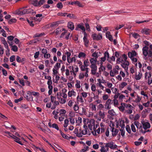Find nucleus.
Listing matches in <instances>:
<instances>
[{"instance_id":"1","label":"nucleus","mask_w":152,"mask_h":152,"mask_svg":"<svg viewBox=\"0 0 152 152\" xmlns=\"http://www.w3.org/2000/svg\"><path fill=\"white\" fill-rule=\"evenodd\" d=\"M30 12H31L30 11L27 10H23L21 11H20V10H15L14 12V14L20 15L25 14L26 13H29Z\"/></svg>"},{"instance_id":"2","label":"nucleus","mask_w":152,"mask_h":152,"mask_svg":"<svg viewBox=\"0 0 152 152\" xmlns=\"http://www.w3.org/2000/svg\"><path fill=\"white\" fill-rule=\"evenodd\" d=\"M93 39L94 40H99L102 39V34H99V35H97L96 33L93 34L92 35Z\"/></svg>"},{"instance_id":"3","label":"nucleus","mask_w":152,"mask_h":152,"mask_svg":"<svg viewBox=\"0 0 152 152\" xmlns=\"http://www.w3.org/2000/svg\"><path fill=\"white\" fill-rule=\"evenodd\" d=\"M114 142H108L106 143L105 146V147H107L110 148L111 149H114L115 148L117 147V145L115 144L114 145Z\"/></svg>"},{"instance_id":"4","label":"nucleus","mask_w":152,"mask_h":152,"mask_svg":"<svg viewBox=\"0 0 152 152\" xmlns=\"http://www.w3.org/2000/svg\"><path fill=\"white\" fill-rule=\"evenodd\" d=\"M148 47L146 46H145L142 49L143 54L145 57L147 56L148 54Z\"/></svg>"},{"instance_id":"5","label":"nucleus","mask_w":152,"mask_h":152,"mask_svg":"<svg viewBox=\"0 0 152 152\" xmlns=\"http://www.w3.org/2000/svg\"><path fill=\"white\" fill-rule=\"evenodd\" d=\"M151 31V30L150 29L145 28L141 30V32L143 34L148 35L150 34Z\"/></svg>"},{"instance_id":"6","label":"nucleus","mask_w":152,"mask_h":152,"mask_svg":"<svg viewBox=\"0 0 152 152\" xmlns=\"http://www.w3.org/2000/svg\"><path fill=\"white\" fill-rule=\"evenodd\" d=\"M128 57L130 58L134 57V56H136L137 55L136 52L134 50H132L131 52H129L128 53Z\"/></svg>"},{"instance_id":"7","label":"nucleus","mask_w":152,"mask_h":152,"mask_svg":"<svg viewBox=\"0 0 152 152\" xmlns=\"http://www.w3.org/2000/svg\"><path fill=\"white\" fill-rule=\"evenodd\" d=\"M4 133L5 134H3L5 136H6L8 138H13L14 136H12V134L10 132H9L5 131L4 132Z\"/></svg>"},{"instance_id":"8","label":"nucleus","mask_w":152,"mask_h":152,"mask_svg":"<svg viewBox=\"0 0 152 152\" xmlns=\"http://www.w3.org/2000/svg\"><path fill=\"white\" fill-rule=\"evenodd\" d=\"M4 133L5 134H3L5 136H6L8 138H13L14 136H12V134L10 132H9L5 131L4 132Z\"/></svg>"},{"instance_id":"9","label":"nucleus","mask_w":152,"mask_h":152,"mask_svg":"<svg viewBox=\"0 0 152 152\" xmlns=\"http://www.w3.org/2000/svg\"><path fill=\"white\" fill-rule=\"evenodd\" d=\"M4 133L5 134H3L5 136H6L8 138H13L14 136H12V134L10 132H9L5 131L4 132Z\"/></svg>"},{"instance_id":"10","label":"nucleus","mask_w":152,"mask_h":152,"mask_svg":"<svg viewBox=\"0 0 152 152\" xmlns=\"http://www.w3.org/2000/svg\"><path fill=\"white\" fill-rule=\"evenodd\" d=\"M106 36L107 38H108L110 41H113V37L110 34V32L109 31H107L106 32Z\"/></svg>"},{"instance_id":"11","label":"nucleus","mask_w":152,"mask_h":152,"mask_svg":"<svg viewBox=\"0 0 152 152\" xmlns=\"http://www.w3.org/2000/svg\"><path fill=\"white\" fill-rule=\"evenodd\" d=\"M142 123L143 126V128L144 129L146 130L147 129L150 128L151 125L149 122H146L145 123H143L142 121Z\"/></svg>"},{"instance_id":"12","label":"nucleus","mask_w":152,"mask_h":152,"mask_svg":"<svg viewBox=\"0 0 152 152\" xmlns=\"http://www.w3.org/2000/svg\"><path fill=\"white\" fill-rule=\"evenodd\" d=\"M12 136H14L13 138H12L13 139H14L15 140L14 141L20 144V145H23V144L20 141V139L17 137L16 136L13 135L12 134Z\"/></svg>"},{"instance_id":"13","label":"nucleus","mask_w":152,"mask_h":152,"mask_svg":"<svg viewBox=\"0 0 152 152\" xmlns=\"http://www.w3.org/2000/svg\"><path fill=\"white\" fill-rule=\"evenodd\" d=\"M67 27L72 31L74 29V23L72 22H69L68 23Z\"/></svg>"},{"instance_id":"14","label":"nucleus","mask_w":152,"mask_h":152,"mask_svg":"<svg viewBox=\"0 0 152 152\" xmlns=\"http://www.w3.org/2000/svg\"><path fill=\"white\" fill-rule=\"evenodd\" d=\"M83 41L84 42V44L85 46L86 47L88 46V44L89 42V41L87 39V37H84L83 38Z\"/></svg>"},{"instance_id":"15","label":"nucleus","mask_w":152,"mask_h":152,"mask_svg":"<svg viewBox=\"0 0 152 152\" xmlns=\"http://www.w3.org/2000/svg\"><path fill=\"white\" fill-rule=\"evenodd\" d=\"M142 73L140 74V72H139V74L138 75H136L135 76V78L137 80H139L142 77Z\"/></svg>"},{"instance_id":"16","label":"nucleus","mask_w":152,"mask_h":152,"mask_svg":"<svg viewBox=\"0 0 152 152\" xmlns=\"http://www.w3.org/2000/svg\"><path fill=\"white\" fill-rule=\"evenodd\" d=\"M122 58L124 59V62L127 63H129V62L127 60V55L124 54L122 55Z\"/></svg>"},{"instance_id":"17","label":"nucleus","mask_w":152,"mask_h":152,"mask_svg":"<svg viewBox=\"0 0 152 152\" xmlns=\"http://www.w3.org/2000/svg\"><path fill=\"white\" fill-rule=\"evenodd\" d=\"M56 31V35H57L60 33V32H62L63 31H65V28H62L61 29H60L59 28H57Z\"/></svg>"},{"instance_id":"18","label":"nucleus","mask_w":152,"mask_h":152,"mask_svg":"<svg viewBox=\"0 0 152 152\" xmlns=\"http://www.w3.org/2000/svg\"><path fill=\"white\" fill-rule=\"evenodd\" d=\"M17 20L15 18L11 19L10 20L8 21V23L9 24H12L13 23H16Z\"/></svg>"},{"instance_id":"19","label":"nucleus","mask_w":152,"mask_h":152,"mask_svg":"<svg viewBox=\"0 0 152 152\" xmlns=\"http://www.w3.org/2000/svg\"><path fill=\"white\" fill-rule=\"evenodd\" d=\"M40 39L39 38H36L34 39L31 40L30 41V43L29 44H31L32 43H37L38 42L40 41Z\"/></svg>"},{"instance_id":"20","label":"nucleus","mask_w":152,"mask_h":152,"mask_svg":"<svg viewBox=\"0 0 152 152\" xmlns=\"http://www.w3.org/2000/svg\"><path fill=\"white\" fill-rule=\"evenodd\" d=\"M67 17H69L72 19H76V16L73 14H69L67 15Z\"/></svg>"},{"instance_id":"21","label":"nucleus","mask_w":152,"mask_h":152,"mask_svg":"<svg viewBox=\"0 0 152 152\" xmlns=\"http://www.w3.org/2000/svg\"><path fill=\"white\" fill-rule=\"evenodd\" d=\"M11 47L12 48H11V50L15 52H16L18 51V48L17 46L15 45H14L12 46Z\"/></svg>"},{"instance_id":"22","label":"nucleus","mask_w":152,"mask_h":152,"mask_svg":"<svg viewBox=\"0 0 152 152\" xmlns=\"http://www.w3.org/2000/svg\"><path fill=\"white\" fill-rule=\"evenodd\" d=\"M86 54L83 52H80L78 56V57L79 58L81 57L85 58L86 56Z\"/></svg>"},{"instance_id":"23","label":"nucleus","mask_w":152,"mask_h":152,"mask_svg":"<svg viewBox=\"0 0 152 152\" xmlns=\"http://www.w3.org/2000/svg\"><path fill=\"white\" fill-rule=\"evenodd\" d=\"M77 1H67L66 2V4L67 5H76V4H77Z\"/></svg>"},{"instance_id":"24","label":"nucleus","mask_w":152,"mask_h":152,"mask_svg":"<svg viewBox=\"0 0 152 152\" xmlns=\"http://www.w3.org/2000/svg\"><path fill=\"white\" fill-rule=\"evenodd\" d=\"M119 132L118 130L117 129H115L114 131L113 132H112V136L113 137L116 136L118 134Z\"/></svg>"},{"instance_id":"25","label":"nucleus","mask_w":152,"mask_h":152,"mask_svg":"<svg viewBox=\"0 0 152 152\" xmlns=\"http://www.w3.org/2000/svg\"><path fill=\"white\" fill-rule=\"evenodd\" d=\"M30 19H32V20H34L35 21H38L39 22H40L42 18H36V17H34V18L31 17L30 18Z\"/></svg>"},{"instance_id":"26","label":"nucleus","mask_w":152,"mask_h":152,"mask_svg":"<svg viewBox=\"0 0 152 152\" xmlns=\"http://www.w3.org/2000/svg\"><path fill=\"white\" fill-rule=\"evenodd\" d=\"M117 58H118L117 59L116 61V64H119L120 63L122 62L124 60L123 59H121V57H118Z\"/></svg>"},{"instance_id":"27","label":"nucleus","mask_w":152,"mask_h":152,"mask_svg":"<svg viewBox=\"0 0 152 152\" xmlns=\"http://www.w3.org/2000/svg\"><path fill=\"white\" fill-rule=\"evenodd\" d=\"M59 112H60V113L59 114V115L60 116H62V115H63L64 114H65L66 113V111L64 109H61L59 110Z\"/></svg>"},{"instance_id":"28","label":"nucleus","mask_w":152,"mask_h":152,"mask_svg":"<svg viewBox=\"0 0 152 152\" xmlns=\"http://www.w3.org/2000/svg\"><path fill=\"white\" fill-rule=\"evenodd\" d=\"M61 64L60 63H57L54 66V68L58 70L60 67Z\"/></svg>"},{"instance_id":"29","label":"nucleus","mask_w":152,"mask_h":152,"mask_svg":"<svg viewBox=\"0 0 152 152\" xmlns=\"http://www.w3.org/2000/svg\"><path fill=\"white\" fill-rule=\"evenodd\" d=\"M114 12L116 14H119L123 13H126L127 12L125 11L124 10H118L115 11Z\"/></svg>"},{"instance_id":"30","label":"nucleus","mask_w":152,"mask_h":152,"mask_svg":"<svg viewBox=\"0 0 152 152\" xmlns=\"http://www.w3.org/2000/svg\"><path fill=\"white\" fill-rule=\"evenodd\" d=\"M76 122L77 123H78L79 122V123L76 126H80V123L82 122V118H81L80 117H79L78 118V120H76Z\"/></svg>"},{"instance_id":"31","label":"nucleus","mask_w":152,"mask_h":152,"mask_svg":"<svg viewBox=\"0 0 152 152\" xmlns=\"http://www.w3.org/2000/svg\"><path fill=\"white\" fill-rule=\"evenodd\" d=\"M52 127L53 128L57 130H59V127L58 125L55 123H54L52 125Z\"/></svg>"},{"instance_id":"32","label":"nucleus","mask_w":152,"mask_h":152,"mask_svg":"<svg viewBox=\"0 0 152 152\" xmlns=\"http://www.w3.org/2000/svg\"><path fill=\"white\" fill-rule=\"evenodd\" d=\"M65 54L67 55V61L68 62H69V58H70V56L71 55V53L67 51L66 53Z\"/></svg>"},{"instance_id":"33","label":"nucleus","mask_w":152,"mask_h":152,"mask_svg":"<svg viewBox=\"0 0 152 152\" xmlns=\"http://www.w3.org/2000/svg\"><path fill=\"white\" fill-rule=\"evenodd\" d=\"M99 115L102 118H104L105 117L104 113H102L101 111H100L99 113Z\"/></svg>"},{"instance_id":"34","label":"nucleus","mask_w":152,"mask_h":152,"mask_svg":"<svg viewBox=\"0 0 152 152\" xmlns=\"http://www.w3.org/2000/svg\"><path fill=\"white\" fill-rule=\"evenodd\" d=\"M108 113L112 116H113L114 115V113H115V112L114 111L113 109H111L108 111Z\"/></svg>"},{"instance_id":"35","label":"nucleus","mask_w":152,"mask_h":152,"mask_svg":"<svg viewBox=\"0 0 152 152\" xmlns=\"http://www.w3.org/2000/svg\"><path fill=\"white\" fill-rule=\"evenodd\" d=\"M76 5L78 6L79 7H82L84 6V5L80 2L77 1Z\"/></svg>"},{"instance_id":"36","label":"nucleus","mask_w":152,"mask_h":152,"mask_svg":"<svg viewBox=\"0 0 152 152\" xmlns=\"http://www.w3.org/2000/svg\"><path fill=\"white\" fill-rule=\"evenodd\" d=\"M90 66L91 68L93 70H97V66L96 64L91 65Z\"/></svg>"},{"instance_id":"37","label":"nucleus","mask_w":152,"mask_h":152,"mask_svg":"<svg viewBox=\"0 0 152 152\" xmlns=\"http://www.w3.org/2000/svg\"><path fill=\"white\" fill-rule=\"evenodd\" d=\"M25 97L26 99V100H27L28 101H33V97H28V96L27 95L26 96V97Z\"/></svg>"},{"instance_id":"38","label":"nucleus","mask_w":152,"mask_h":152,"mask_svg":"<svg viewBox=\"0 0 152 152\" xmlns=\"http://www.w3.org/2000/svg\"><path fill=\"white\" fill-rule=\"evenodd\" d=\"M21 108H23L25 109H28V105L25 104H21V106L20 107Z\"/></svg>"},{"instance_id":"39","label":"nucleus","mask_w":152,"mask_h":152,"mask_svg":"<svg viewBox=\"0 0 152 152\" xmlns=\"http://www.w3.org/2000/svg\"><path fill=\"white\" fill-rule=\"evenodd\" d=\"M85 24L86 28V30L88 31H90V28L89 24L87 23H85Z\"/></svg>"},{"instance_id":"40","label":"nucleus","mask_w":152,"mask_h":152,"mask_svg":"<svg viewBox=\"0 0 152 152\" xmlns=\"http://www.w3.org/2000/svg\"><path fill=\"white\" fill-rule=\"evenodd\" d=\"M69 123V120L68 119H66L64 121V128H66L68 125Z\"/></svg>"},{"instance_id":"41","label":"nucleus","mask_w":152,"mask_h":152,"mask_svg":"<svg viewBox=\"0 0 152 152\" xmlns=\"http://www.w3.org/2000/svg\"><path fill=\"white\" fill-rule=\"evenodd\" d=\"M26 20L27 22L28 23L30 26L31 27H33L34 26V24L33 23V21H30V20L28 18L26 19Z\"/></svg>"},{"instance_id":"42","label":"nucleus","mask_w":152,"mask_h":152,"mask_svg":"<svg viewBox=\"0 0 152 152\" xmlns=\"http://www.w3.org/2000/svg\"><path fill=\"white\" fill-rule=\"evenodd\" d=\"M127 85V84L126 83L123 82L121 83V85H119V87H121V88H124Z\"/></svg>"},{"instance_id":"43","label":"nucleus","mask_w":152,"mask_h":152,"mask_svg":"<svg viewBox=\"0 0 152 152\" xmlns=\"http://www.w3.org/2000/svg\"><path fill=\"white\" fill-rule=\"evenodd\" d=\"M131 129L132 130V131L134 132H136V130L135 128L134 125L133 124H132L131 126Z\"/></svg>"},{"instance_id":"44","label":"nucleus","mask_w":152,"mask_h":152,"mask_svg":"<svg viewBox=\"0 0 152 152\" xmlns=\"http://www.w3.org/2000/svg\"><path fill=\"white\" fill-rule=\"evenodd\" d=\"M57 7L60 9L62 8L63 7V5L61 2H59L57 4Z\"/></svg>"},{"instance_id":"45","label":"nucleus","mask_w":152,"mask_h":152,"mask_svg":"<svg viewBox=\"0 0 152 152\" xmlns=\"http://www.w3.org/2000/svg\"><path fill=\"white\" fill-rule=\"evenodd\" d=\"M10 62H12L15 60V55H12L10 57Z\"/></svg>"},{"instance_id":"46","label":"nucleus","mask_w":152,"mask_h":152,"mask_svg":"<svg viewBox=\"0 0 152 152\" xmlns=\"http://www.w3.org/2000/svg\"><path fill=\"white\" fill-rule=\"evenodd\" d=\"M67 14V13L59 12L58 13L57 15L58 16L65 17Z\"/></svg>"},{"instance_id":"47","label":"nucleus","mask_w":152,"mask_h":152,"mask_svg":"<svg viewBox=\"0 0 152 152\" xmlns=\"http://www.w3.org/2000/svg\"><path fill=\"white\" fill-rule=\"evenodd\" d=\"M80 81L77 80V83L75 84V86L77 88H80Z\"/></svg>"},{"instance_id":"48","label":"nucleus","mask_w":152,"mask_h":152,"mask_svg":"<svg viewBox=\"0 0 152 152\" xmlns=\"http://www.w3.org/2000/svg\"><path fill=\"white\" fill-rule=\"evenodd\" d=\"M32 95H33L34 96H39V92H36L35 91H32Z\"/></svg>"},{"instance_id":"49","label":"nucleus","mask_w":152,"mask_h":152,"mask_svg":"<svg viewBox=\"0 0 152 152\" xmlns=\"http://www.w3.org/2000/svg\"><path fill=\"white\" fill-rule=\"evenodd\" d=\"M26 59L25 58H21V63L23 65L26 62Z\"/></svg>"},{"instance_id":"50","label":"nucleus","mask_w":152,"mask_h":152,"mask_svg":"<svg viewBox=\"0 0 152 152\" xmlns=\"http://www.w3.org/2000/svg\"><path fill=\"white\" fill-rule=\"evenodd\" d=\"M19 83L23 86H25L24 80L23 79H19Z\"/></svg>"},{"instance_id":"51","label":"nucleus","mask_w":152,"mask_h":152,"mask_svg":"<svg viewBox=\"0 0 152 152\" xmlns=\"http://www.w3.org/2000/svg\"><path fill=\"white\" fill-rule=\"evenodd\" d=\"M23 97H20L19 99H15L14 100V102L15 103H18L19 102H20L22 100H23Z\"/></svg>"},{"instance_id":"52","label":"nucleus","mask_w":152,"mask_h":152,"mask_svg":"<svg viewBox=\"0 0 152 152\" xmlns=\"http://www.w3.org/2000/svg\"><path fill=\"white\" fill-rule=\"evenodd\" d=\"M78 27H79V28H80V29H81L83 31H85V28L84 26L82 25H81L80 24H78Z\"/></svg>"},{"instance_id":"53","label":"nucleus","mask_w":152,"mask_h":152,"mask_svg":"<svg viewBox=\"0 0 152 152\" xmlns=\"http://www.w3.org/2000/svg\"><path fill=\"white\" fill-rule=\"evenodd\" d=\"M45 0H40L38 2L39 6H40L41 5L43 4L45 2Z\"/></svg>"},{"instance_id":"54","label":"nucleus","mask_w":152,"mask_h":152,"mask_svg":"<svg viewBox=\"0 0 152 152\" xmlns=\"http://www.w3.org/2000/svg\"><path fill=\"white\" fill-rule=\"evenodd\" d=\"M121 66L123 67L124 65H126L127 66H128L129 65V63H127L126 62L125 63V62L123 61L122 62H121Z\"/></svg>"},{"instance_id":"55","label":"nucleus","mask_w":152,"mask_h":152,"mask_svg":"<svg viewBox=\"0 0 152 152\" xmlns=\"http://www.w3.org/2000/svg\"><path fill=\"white\" fill-rule=\"evenodd\" d=\"M16 60L19 63H21V58L19 56H16Z\"/></svg>"},{"instance_id":"56","label":"nucleus","mask_w":152,"mask_h":152,"mask_svg":"<svg viewBox=\"0 0 152 152\" xmlns=\"http://www.w3.org/2000/svg\"><path fill=\"white\" fill-rule=\"evenodd\" d=\"M98 53L97 52L96 53V52H95L92 55V56L95 57V58H97L98 57Z\"/></svg>"},{"instance_id":"57","label":"nucleus","mask_w":152,"mask_h":152,"mask_svg":"<svg viewBox=\"0 0 152 152\" xmlns=\"http://www.w3.org/2000/svg\"><path fill=\"white\" fill-rule=\"evenodd\" d=\"M33 4L35 6L38 7V2L37 0H34L33 1Z\"/></svg>"},{"instance_id":"58","label":"nucleus","mask_w":152,"mask_h":152,"mask_svg":"<svg viewBox=\"0 0 152 152\" xmlns=\"http://www.w3.org/2000/svg\"><path fill=\"white\" fill-rule=\"evenodd\" d=\"M39 54V51H38L37 52H36L34 54V57L35 59H36L38 57Z\"/></svg>"},{"instance_id":"59","label":"nucleus","mask_w":152,"mask_h":152,"mask_svg":"<svg viewBox=\"0 0 152 152\" xmlns=\"http://www.w3.org/2000/svg\"><path fill=\"white\" fill-rule=\"evenodd\" d=\"M111 101L112 100L110 99H108L104 105L105 106H106L107 105V104L110 105Z\"/></svg>"},{"instance_id":"60","label":"nucleus","mask_w":152,"mask_h":152,"mask_svg":"<svg viewBox=\"0 0 152 152\" xmlns=\"http://www.w3.org/2000/svg\"><path fill=\"white\" fill-rule=\"evenodd\" d=\"M7 104L11 107H13V105L10 100H9Z\"/></svg>"},{"instance_id":"61","label":"nucleus","mask_w":152,"mask_h":152,"mask_svg":"<svg viewBox=\"0 0 152 152\" xmlns=\"http://www.w3.org/2000/svg\"><path fill=\"white\" fill-rule=\"evenodd\" d=\"M2 72L3 75L5 76H6L7 75V72L3 68V69H2Z\"/></svg>"},{"instance_id":"62","label":"nucleus","mask_w":152,"mask_h":152,"mask_svg":"<svg viewBox=\"0 0 152 152\" xmlns=\"http://www.w3.org/2000/svg\"><path fill=\"white\" fill-rule=\"evenodd\" d=\"M79 107L78 106L77 104H75L73 107V109L75 111H77L79 110Z\"/></svg>"},{"instance_id":"63","label":"nucleus","mask_w":152,"mask_h":152,"mask_svg":"<svg viewBox=\"0 0 152 152\" xmlns=\"http://www.w3.org/2000/svg\"><path fill=\"white\" fill-rule=\"evenodd\" d=\"M140 117V115L139 114H137L136 115H135V116L134 118V120L136 121H137L139 118Z\"/></svg>"},{"instance_id":"64","label":"nucleus","mask_w":152,"mask_h":152,"mask_svg":"<svg viewBox=\"0 0 152 152\" xmlns=\"http://www.w3.org/2000/svg\"><path fill=\"white\" fill-rule=\"evenodd\" d=\"M148 52V57L152 58V51L149 50Z\"/></svg>"}]
</instances>
